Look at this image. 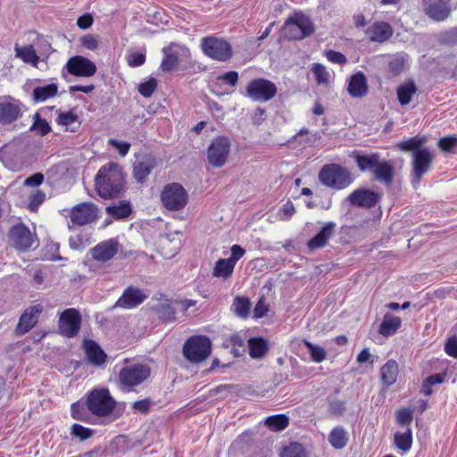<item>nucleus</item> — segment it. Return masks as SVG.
Wrapping results in <instances>:
<instances>
[{
	"label": "nucleus",
	"mask_w": 457,
	"mask_h": 457,
	"mask_svg": "<svg viewBox=\"0 0 457 457\" xmlns=\"http://www.w3.org/2000/svg\"><path fill=\"white\" fill-rule=\"evenodd\" d=\"M95 186L102 198L119 197L125 191V176L120 166L115 162L102 166L95 178Z\"/></svg>",
	"instance_id": "f257e3e1"
},
{
	"label": "nucleus",
	"mask_w": 457,
	"mask_h": 457,
	"mask_svg": "<svg viewBox=\"0 0 457 457\" xmlns=\"http://www.w3.org/2000/svg\"><path fill=\"white\" fill-rule=\"evenodd\" d=\"M212 351V342L206 336L190 337L183 345V355L191 363H199L206 360Z\"/></svg>",
	"instance_id": "f03ea898"
},
{
	"label": "nucleus",
	"mask_w": 457,
	"mask_h": 457,
	"mask_svg": "<svg viewBox=\"0 0 457 457\" xmlns=\"http://www.w3.org/2000/svg\"><path fill=\"white\" fill-rule=\"evenodd\" d=\"M320 182L330 188L344 189L352 183L350 172L338 164L324 165L319 172Z\"/></svg>",
	"instance_id": "7ed1b4c3"
},
{
	"label": "nucleus",
	"mask_w": 457,
	"mask_h": 457,
	"mask_svg": "<svg viewBox=\"0 0 457 457\" xmlns=\"http://www.w3.org/2000/svg\"><path fill=\"white\" fill-rule=\"evenodd\" d=\"M116 405V401L106 388L94 389L87 395V407L88 411L98 417L110 415Z\"/></svg>",
	"instance_id": "20e7f679"
},
{
	"label": "nucleus",
	"mask_w": 457,
	"mask_h": 457,
	"mask_svg": "<svg viewBox=\"0 0 457 457\" xmlns=\"http://www.w3.org/2000/svg\"><path fill=\"white\" fill-rule=\"evenodd\" d=\"M313 32L312 21L303 13H295L286 21L283 26V33L289 40H301L311 36Z\"/></svg>",
	"instance_id": "39448f33"
},
{
	"label": "nucleus",
	"mask_w": 457,
	"mask_h": 457,
	"mask_svg": "<svg viewBox=\"0 0 457 457\" xmlns=\"http://www.w3.org/2000/svg\"><path fill=\"white\" fill-rule=\"evenodd\" d=\"M151 375V369L146 364H132L120 369L118 374V383L120 388L130 390L131 387L141 385Z\"/></svg>",
	"instance_id": "423d86ee"
},
{
	"label": "nucleus",
	"mask_w": 457,
	"mask_h": 457,
	"mask_svg": "<svg viewBox=\"0 0 457 457\" xmlns=\"http://www.w3.org/2000/svg\"><path fill=\"white\" fill-rule=\"evenodd\" d=\"M188 201L187 190L179 183L172 182L165 185L161 192V202L169 211L183 209Z\"/></svg>",
	"instance_id": "0eeeda50"
},
{
	"label": "nucleus",
	"mask_w": 457,
	"mask_h": 457,
	"mask_svg": "<svg viewBox=\"0 0 457 457\" xmlns=\"http://www.w3.org/2000/svg\"><path fill=\"white\" fill-rule=\"evenodd\" d=\"M201 47L204 54L219 62L229 60L233 54L231 45L228 41L214 37L202 38Z\"/></svg>",
	"instance_id": "6e6552de"
},
{
	"label": "nucleus",
	"mask_w": 457,
	"mask_h": 457,
	"mask_svg": "<svg viewBox=\"0 0 457 457\" xmlns=\"http://www.w3.org/2000/svg\"><path fill=\"white\" fill-rule=\"evenodd\" d=\"M163 59L160 68L162 71H172L177 69L180 62H187L190 58V51L185 46L171 43L162 48Z\"/></svg>",
	"instance_id": "1a4fd4ad"
},
{
	"label": "nucleus",
	"mask_w": 457,
	"mask_h": 457,
	"mask_svg": "<svg viewBox=\"0 0 457 457\" xmlns=\"http://www.w3.org/2000/svg\"><path fill=\"white\" fill-rule=\"evenodd\" d=\"M246 96L255 102L265 103L271 100L277 94V86L266 79H255L246 87Z\"/></svg>",
	"instance_id": "9d476101"
},
{
	"label": "nucleus",
	"mask_w": 457,
	"mask_h": 457,
	"mask_svg": "<svg viewBox=\"0 0 457 457\" xmlns=\"http://www.w3.org/2000/svg\"><path fill=\"white\" fill-rule=\"evenodd\" d=\"M231 143L226 137L214 138L207 149V159L212 166L220 168L225 165L230 153Z\"/></svg>",
	"instance_id": "9b49d317"
},
{
	"label": "nucleus",
	"mask_w": 457,
	"mask_h": 457,
	"mask_svg": "<svg viewBox=\"0 0 457 457\" xmlns=\"http://www.w3.org/2000/svg\"><path fill=\"white\" fill-rule=\"evenodd\" d=\"M412 156V179L414 187H417L422 177L429 170L434 157L427 147H423L420 151H414Z\"/></svg>",
	"instance_id": "f8f14e48"
},
{
	"label": "nucleus",
	"mask_w": 457,
	"mask_h": 457,
	"mask_svg": "<svg viewBox=\"0 0 457 457\" xmlns=\"http://www.w3.org/2000/svg\"><path fill=\"white\" fill-rule=\"evenodd\" d=\"M81 327V315L77 309L63 311L59 319L60 333L69 338L76 337Z\"/></svg>",
	"instance_id": "ddd939ff"
},
{
	"label": "nucleus",
	"mask_w": 457,
	"mask_h": 457,
	"mask_svg": "<svg viewBox=\"0 0 457 457\" xmlns=\"http://www.w3.org/2000/svg\"><path fill=\"white\" fill-rule=\"evenodd\" d=\"M22 103L10 96L0 97V124L9 125L16 121L22 112Z\"/></svg>",
	"instance_id": "4468645a"
},
{
	"label": "nucleus",
	"mask_w": 457,
	"mask_h": 457,
	"mask_svg": "<svg viewBox=\"0 0 457 457\" xmlns=\"http://www.w3.org/2000/svg\"><path fill=\"white\" fill-rule=\"evenodd\" d=\"M98 208L96 204L85 202L75 205L70 212L71 221L74 225L85 226L97 220Z\"/></svg>",
	"instance_id": "2eb2a0df"
},
{
	"label": "nucleus",
	"mask_w": 457,
	"mask_h": 457,
	"mask_svg": "<svg viewBox=\"0 0 457 457\" xmlns=\"http://www.w3.org/2000/svg\"><path fill=\"white\" fill-rule=\"evenodd\" d=\"M9 236L12 245L22 252L29 249L37 238L36 235H33L29 228L22 223L13 226Z\"/></svg>",
	"instance_id": "dca6fc26"
},
{
	"label": "nucleus",
	"mask_w": 457,
	"mask_h": 457,
	"mask_svg": "<svg viewBox=\"0 0 457 457\" xmlns=\"http://www.w3.org/2000/svg\"><path fill=\"white\" fill-rule=\"evenodd\" d=\"M120 247V245L117 238H109L92 247L90 254L93 260L98 262H106L117 254Z\"/></svg>",
	"instance_id": "f3484780"
},
{
	"label": "nucleus",
	"mask_w": 457,
	"mask_h": 457,
	"mask_svg": "<svg viewBox=\"0 0 457 457\" xmlns=\"http://www.w3.org/2000/svg\"><path fill=\"white\" fill-rule=\"evenodd\" d=\"M65 69L70 74L77 77H91L96 72V64L81 55L71 57L65 65Z\"/></svg>",
	"instance_id": "a211bd4d"
},
{
	"label": "nucleus",
	"mask_w": 457,
	"mask_h": 457,
	"mask_svg": "<svg viewBox=\"0 0 457 457\" xmlns=\"http://www.w3.org/2000/svg\"><path fill=\"white\" fill-rule=\"evenodd\" d=\"M379 199L378 193L367 188L355 189L347 197L351 205L361 208H372Z\"/></svg>",
	"instance_id": "6ab92c4d"
},
{
	"label": "nucleus",
	"mask_w": 457,
	"mask_h": 457,
	"mask_svg": "<svg viewBox=\"0 0 457 457\" xmlns=\"http://www.w3.org/2000/svg\"><path fill=\"white\" fill-rule=\"evenodd\" d=\"M425 12L436 21H444L451 12L450 0H425Z\"/></svg>",
	"instance_id": "aec40b11"
},
{
	"label": "nucleus",
	"mask_w": 457,
	"mask_h": 457,
	"mask_svg": "<svg viewBox=\"0 0 457 457\" xmlns=\"http://www.w3.org/2000/svg\"><path fill=\"white\" fill-rule=\"evenodd\" d=\"M42 307L33 305L25 310L20 317L19 322L16 326L15 332L19 336H22L29 332L37 322V316L41 312Z\"/></svg>",
	"instance_id": "412c9836"
},
{
	"label": "nucleus",
	"mask_w": 457,
	"mask_h": 457,
	"mask_svg": "<svg viewBox=\"0 0 457 457\" xmlns=\"http://www.w3.org/2000/svg\"><path fill=\"white\" fill-rule=\"evenodd\" d=\"M145 299L146 295L141 289L131 286L124 290L121 296L116 302L115 306L132 309L141 304Z\"/></svg>",
	"instance_id": "4be33fe9"
},
{
	"label": "nucleus",
	"mask_w": 457,
	"mask_h": 457,
	"mask_svg": "<svg viewBox=\"0 0 457 457\" xmlns=\"http://www.w3.org/2000/svg\"><path fill=\"white\" fill-rule=\"evenodd\" d=\"M156 160L152 155H144L133 164V177L137 182L143 184L146 181L154 168Z\"/></svg>",
	"instance_id": "5701e85b"
},
{
	"label": "nucleus",
	"mask_w": 457,
	"mask_h": 457,
	"mask_svg": "<svg viewBox=\"0 0 457 457\" xmlns=\"http://www.w3.org/2000/svg\"><path fill=\"white\" fill-rule=\"evenodd\" d=\"M368 82L362 71L353 74L347 86L348 94L353 98H362L368 94Z\"/></svg>",
	"instance_id": "b1692460"
},
{
	"label": "nucleus",
	"mask_w": 457,
	"mask_h": 457,
	"mask_svg": "<svg viewBox=\"0 0 457 457\" xmlns=\"http://www.w3.org/2000/svg\"><path fill=\"white\" fill-rule=\"evenodd\" d=\"M366 33L370 41L383 43L392 37L393 29L387 22L379 21L371 24Z\"/></svg>",
	"instance_id": "393cba45"
},
{
	"label": "nucleus",
	"mask_w": 457,
	"mask_h": 457,
	"mask_svg": "<svg viewBox=\"0 0 457 457\" xmlns=\"http://www.w3.org/2000/svg\"><path fill=\"white\" fill-rule=\"evenodd\" d=\"M336 223L333 221L327 222L321 229L308 241L307 246L310 250H316L325 246L328 239L335 232Z\"/></svg>",
	"instance_id": "a878e982"
},
{
	"label": "nucleus",
	"mask_w": 457,
	"mask_h": 457,
	"mask_svg": "<svg viewBox=\"0 0 457 457\" xmlns=\"http://www.w3.org/2000/svg\"><path fill=\"white\" fill-rule=\"evenodd\" d=\"M372 173L378 181L386 186H390L393 183L394 166L388 161L379 160Z\"/></svg>",
	"instance_id": "bb28decb"
},
{
	"label": "nucleus",
	"mask_w": 457,
	"mask_h": 457,
	"mask_svg": "<svg viewBox=\"0 0 457 457\" xmlns=\"http://www.w3.org/2000/svg\"><path fill=\"white\" fill-rule=\"evenodd\" d=\"M398 373V363L393 359L387 361L380 369L381 382L386 387L392 386L396 382Z\"/></svg>",
	"instance_id": "cd10ccee"
},
{
	"label": "nucleus",
	"mask_w": 457,
	"mask_h": 457,
	"mask_svg": "<svg viewBox=\"0 0 457 457\" xmlns=\"http://www.w3.org/2000/svg\"><path fill=\"white\" fill-rule=\"evenodd\" d=\"M249 355L252 359L260 360L265 356L269 351L268 341L262 337H251L248 340Z\"/></svg>",
	"instance_id": "c85d7f7f"
},
{
	"label": "nucleus",
	"mask_w": 457,
	"mask_h": 457,
	"mask_svg": "<svg viewBox=\"0 0 457 457\" xmlns=\"http://www.w3.org/2000/svg\"><path fill=\"white\" fill-rule=\"evenodd\" d=\"M85 348L87 359L91 363L99 366L105 362L106 354L95 341H86Z\"/></svg>",
	"instance_id": "c756f323"
},
{
	"label": "nucleus",
	"mask_w": 457,
	"mask_h": 457,
	"mask_svg": "<svg viewBox=\"0 0 457 457\" xmlns=\"http://www.w3.org/2000/svg\"><path fill=\"white\" fill-rule=\"evenodd\" d=\"M348 440V432L340 426L334 428L328 435V442L335 449H343Z\"/></svg>",
	"instance_id": "7c9ffc66"
},
{
	"label": "nucleus",
	"mask_w": 457,
	"mask_h": 457,
	"mask_svg": "<svg viewBox=\"0 0 457 457\" xmlns=\"http://www.w3.org/2000/svg\"><path fill=\"white\" fill-rule=\"evenodd\" d=\"M57 93V85L51 83L43 87H36L33 89L32 97L35 102L42 103L55 96Z\"/></svg>",
	"instance_id": "2f4dec72"
},
{
	"label": "nucleus",
	"mask_w": 457,
	"mask_h": 457,
	"mask_svg": "<svg viewBox=\"0 0 457 457\" xmlns=\"http://www.w3.org/2000/svg\"><path fill=\"white\" fill-rule=\"evenodd\" d=\"M402 320L399 317L385 315L383 321L379 325L378 332L384 337L394 335L400 328Z\"/></svg>",
	"instance_id": "473e14b6"
},
{
	"label": "nucleus",
	"mask_w": 457,
	"mask_h": 457,
	"mask_svg": "<svg viewBox=\"0 0 457 457\" xmlns=\"http://www.w3.org/2000/svg\"><path fill=\"white\" fill-rule=\"evenodd\" d=\"M427 142L426 137H412L406 140L400 141L396 144V147L402 152H411V154L414 151H420L423 147L422 145Z\"/></svg>",
	"instance_id": "72a5a7b5"
},
{
	"label": "nucleus",
	"mask_w": 457,
	"mask_h": 457,
	"mask_svg": "<svg viewBox=\"0 0 457 457\" xmlns=\"http://www.w3.org/2000/svg\"><path fill=\"white\" fill-rule=\"evenodd\" d=\"M355 162L360 169L361 171H372L377 166L378 161L380 160V156L378 154H356L354 156Z\"/></svg>",
	"instance_id": "f704fd0d"
},
{
	"label": "nucleus",
	"mask_w": 457,
	"mask_h": 457,
	"mask_svg": "<svg viewBox=\"0 0 457 457\" xmlns=\"http://www.w3.org/2000/svg\"><path fill=\"white\" fill-rule=\"evenodd\" d=\"M14 51L16 57L21 58L25 63H29L34 67L37 66L39 57L37 56L33 46L21 47L16 45Z\"/></svg>",
	"instance_id": "c9c22d12"
},
{
	"label": "nucleus",
	"mask_w": 457,
	"mask_h": 457,
	"mask_svg": "<svg viewBox=\"0 0 457 457\" xmlns=\"http://www.w3.org/2000/svg\"><path fill=\"white\" fill-rule=\"evenodd\" d=\"M417 92V87L412 80H410L398 87L396 94L398 100L402 105L408 104L412 96Z\"/></svg>",
	"instance_id": "e433bc0d"
},
{
	"label": "nucleus",
	"mask_w": 457,
	"mask_h": 457,
	"mask_svg": "<svg viewBox=\"0 0 457 457\" xmlns=\"http://www.w3.org/2000/svg\"><path fill=\"white\" fill-rule=\"evenodd\" d=\"M154 309L159 319L162 320L167 322L173 321L175 320V310L170 300L165 299L164 301L160 302Z\"/></svg>",
	"instance_id": "4c0bfd02"
},
{
	"label": "nucleus",
	"mask_w": 457,
	"mask_h": 457,
	"mask_svg": "<svg viewBox=\"0 0 457 457\" xmlns=\"http://www.w3.org/2000/svg\"><path fill=\"white\" fill-rule=\"evenodd\" d=\"M264 424L272 431H282L289 425V419L285 414L271 415L266 418Z\"/></svg>",
	"instance_id": "58836bf2"
},
{
	"label": "nucleus",
	"mask_w": 457,
	"mask_h": 457,
	"mask_svg": "<svg viewBox=\"0 0 457 457\" xmlns=\"http://www.w3.org/2000/svg\"><path fill=\"white\" fill-rule=\"evenodd\" d=\"M234 268V263H232L228 259H220L215 263L212 276L216 278H227L232 275Z\"/></svg>",
	"instance_id": "ea45409f"
},
{
	"label": "nucleus",
	"mask_w": 457,
	"mask_h": 457,
	"mask_svg": "<svg viewBox=\"0 0 457 457\" xmlns=\"http://www.w3.org/2000/svg\"><path fill=\"white\" fill-rule=\"evenodd\" d=\"M394 442L395 446L403 453L408 452L412 445V433L411 428H407L403 433L396 432Z\"/></svg>",
	"instance_id": "a19ab883"
},
{
	"label": "nucleus",
	"mask_w": 457,
	"mask_h": 457,
	"mask_svg": "<svg viewBox=\"0 0 457 457\" xmlns=\"http://www.w3.org/2000/svg\"><path fill=\"white\" fill-rule=\"evenodd\" d=\"M295 140H299V143L304 147L313 146L317 141L321 138L319 132L309 133L307 129H302L294 137Z\"/></svg>",
	"instance_id": "79ce46f5"
},
{
	"label": "nucleus",
	"mask_w": 457,
	"mask_h": 457,
	"mask_svg": "<svg viewBox=\"0 0 457 457\" xmlns=\"http://www.w3.org/2000/svg\"><path fill=\"white\" fill-rule=\"evenodd\" d=\"M31 132H36L37 135L44 137L51 131V126L46 120L41 118L38 112L33 115V123L29 128Z\"/></svg>",
	"instance_id": "37998d69"
},
{
	"label": "nucleus",
	"mask_w": 457,
	"mask_h": 457,
	"mask_svg": "<svg viewBox=\"0 0 457 457\" xmlns=\"http://www.w3.org/2000/svg\"><path fill=\"white\" fill-rule=\"evenodd\" d=\"M232 307L238 317L247 318L251 309V302L246 297L237 296Z\"/></svg>",
	"instance_id": "c03bdc74"
},
{
	"label": "nucleus",
	"mask_w": 457,
	"mask_h": 457,
	"mask_svg": "<svg viewBox=\"0 0 457 457\" xmlns=\"http://www.w3.org/2000/svg\"><path fill=\"white\" fill-rule=\"evenodd\" d=\"M106 212L116 219L127 218L131 213V207L129 202H123L118 205H109L105 208Z\"/></svg>",
	"instance_id": "a18cd8bd"
},
{
	"label": "nucleus",
	"mask_w": 457,
	"mask_h": 457,
	"mask_svg": "<svg viewBox=\"0 0 457 457\" xmlns=\"http://www.w3.org/2000/svg\"><path fill=\"white\" fill-rule=\"evenodd\" d=\"M303 344L308 348L312 361L320 363L326 359L327 352L323 347L314 345L307 339H303Z\"/></svg>",
	"instance_id": "49530a36"
},
{
	"label": "nucleus",
	"mask_w": 457,
	"mask_h": 457,
	"mask_svg": "<svg viewBox=\"0 0 457 457\" xmlns=\"http://www.w3.org/2000/svg\"><path fill=\"white\" fill-rule=\"evenodd\" d=\"M227 345L231 347V353L236 357L243 355L245 351V341L238 334H233L228 338Z\"/></svg>",
	"instance_id": "de8ad7c7"
},
{
	"label": "nucleus",
	"mask_w": 457,
	"mask_h": 457,
	"mask_svg": "<svg viewBox=\"0 0 457 457\" xmlns=\"http://www.w3.org/2000/svg\"><path fill=\"white\" fill-rule=\"evenodd\" d=\"M281 457H306V453L301 444L291 443L284 448Z\"/></svg>",
	"instance_id": "09e8293b"
},
{
	"label": "nucleus",
	"mask_w": 457,
	"mask_h": 457,
	"mask_svg": "<svg viewBox=\"0 0 457 457\" xmlns=\"http://www.w3.org/2000/svg\"><path fill=\"white\" fill-rule=\"evenodd\" d=\"M396 422L401 426L410 428L413 419V411L410 408H403L395 412Z\"/></svg>",
	"instance_id": "8fccbe9b"
},
{
	"label": "nucleus",
	"mask_w": 457,
	"mask_h": 457,
	"mask_svg": "<svg viewBox=\"0 0 457 457\" xmlns=\"http://www.w3.org/2000/svg\"><path fill=\"white\" fill-rule=\"evenodd\" d=\"M157 87V80L154 78L149 79L138 87V92L145 97H150Z\"/></svg>",
	"instance_id": "3c124183"
},
{
	"label": "nucleus",
	"mask_w": 457,
	"mask_h": 457,
	"mask_svg": "<svg viewBox=\"0 0 457 457\" xmlns=\"http://www.w3.org/2000/svg\"><path fill=\"white\" fill-rule=\"evenodd\" d=\"M71 435L79 437L80 440H87L93 436V430L75 423L71 427Z\"/></svg>",
	"instance_id": "603ef678"
},
{
	"label": "nucleus",
	"mask_w": 457,
	"mask_h": 457,
	"mask_svg": "<svg viewBox=\"0 0 457 457\" xmlns=\"http://www.w3.org/2000/svg\"><path fill=\"white\" fill-rule=\"evenodd\" d=\"M312 71L315 75L316 81L318 84H325L328 81L329 74L326 70V67L320 63H314Z\"/></svg>",
	"instance_id": "864d4df0"
},
{
	"label": "nucleus",
	"mask_w": 457,
	"mask_h": 457,
	"mask_svg": "<svg viewBox=\"0 0 457 457\" xmlns=\"http://www.w3.org/2000/svg\"><path fill=\"white\" fill-rule=\"evenodd\" d=\"M145 54L138 52H132L127 55V62L130 67H138L145 63Z\"/></svg>",
	"instance_id": "5fc2aeb1"
},
{
	"label": "nucleus",
	"mask_w": 457,
	"mask_h": 457,
	"mask_svg": "<svg viewBox=\"0 0 457 457\" xmlns=\"http://www.w3.org/2000/svg\"><path fill=\"white\" fill-rule=\"evenodd\" d=\"M405 62L404 57L397 56L389 62L388 66L394 74H399L404 70Z\"/></svg>",
	"instance_id": "6e6d98bb"
},
{
	"label": "nucleus",
	"mask_w": 457,
	"mask_h": 457,
	"mask_svg": "<svg viewBox=\"0 0 457 457\" xmlns=\"http://www.w3.org/2000/svg\"><path fill=\"white\" fill-rule=\"evenodd\" d=\"M77 121H78V115H76L72 112H61L57 118V122L60 125L66 126V127L69 125H71L72 123L77 122Z\"/></svg>",
	"instance_id": "4d7b16f0"
},
{
	"label": "nucleus",
	"mask_w": 457,
	"mask_h": 457,
	"mask_svg": "<svg viewBox=\"0 0 457 457\" xmlns=\"http://www.w3.org/2000/svg\"><path fill=\"white\" fill-rule=\"evenodd\" d=\"M108 144L113 147H115L119 154L121 155V156H125L127 155V154L129 153V148L131 146V145L128 142H122V141H119L117 139H114V138H110L108 140Z\"/></svg>",
	"instance_id": "13d9d810"
},
{
	"label": "nucleus",
	"mask_w": 457,
	"mask_h": 457,
	"mask_svg": "<svg viewBox=\"0 0 457 457\" xmlns=\"http://www.w3.org/2000/svg\"><path fill=\"white\" fill-rule=\"evenodd\" d=\"M325 55L328 60L333 63L345 64L347 62L346 57L339 52L334 50H328L325 52Z\"/></svg>",
	"instance_id": "bf43d9fd"
},
{
	"label": "nucleus",
	"mask_w": 457,
	"mask_h": 457,
	"mask_svg": "<svg viewBox=\"0 0 457 457\" xmlns=\"http://www.w3.org/2000/svg\"><path fill=\"white\" fill-rule=\"evenodd\" d=\"M438 146L445 152H450L457 145V137H445L439 139Z\"/></svg>",
	"instance_id": "052dcab7"
},
{
	"label": "nucleus",
	"mask_w": 457,
	"mask_h": 457,
	"mask_svg": "<svg viewBox=\"0 0 457 457\" xmlns=\"http://www.w3.org/2000/svg\"><path fill=\"white\" fill-rule=\"evenodd\" d=\"M82 46L89 50H96L99 46L98 39L94 35H86L80 39Z\"/></svg>",
	"instance_id": "680f3d73"
},
{
	"label": "nucleus",
	"mask_w": 457,
	"mask_h": 457,
	"mask_svg": "<svg viewBox=\"0 0 457 457\" xmlns=\"http://www.w3.org/2000/svg\"><path fill=\"white\" fill-rule=\"evenodd\" d=\"M217 79L232 87H235L238 82V72L235 71H228L222 75L218 76Z\"/></svg>",
	"instance_id": "e2e57ef3"
},
{
	"label": "nucleus",
	"mask_w": 457,
	"mask_h": 457,
	"mask_svg": "<svg viewBox=\"0 0 457 457\" xmlns=\"http://www.w3.org/2000/svg\"><path fill=\"white\" fill-rule=\"evenodd\" d=\"M152 402L148 398H145L142 400L136 401L132 403V408L135 411H137L141 413H146L150 407H151Z\"/></svg>",
	"instance_id": "0e129e2a"
},
{
	"label": "nucleus",
	"mask_w": 457,
	"mask_h": 457,
	"mask_svg": "<svg viewBox=\"0 0 457 457\" xmlns=\"http://www.w3.org/2000/svg\"><path fill=\"white\" fill-rule=\"evenodd\" d=\"M126 438L123 436H116L111 443V450L112 453L124 452Z\"/></svg>",
	"instance_id": "69168bd1"
},
{
	"label": "nucleus",
	"mask_w": 457,
	"mask_h": 457,
	"mask_svg": "<svg viewBox=\"0 0 457 457\" xmlns=\"http://www.w3.org/2000/svg\"><path fill=\"white\" fill-rule=\"evenodd\" d=\"M245 253V249H243L240 245H234L231 247V256L228 258V260L236 265L237 261L244 256Z\"/></svg>",
	"instance_id": "338daca9"
},
{
	"label": "nucleus",
	"mask_w": 457,
	"mask_h": 457,
	"mask_svg": "<svg viewBox=\"0 0 457 457\" xmlns=\"http://www.w3.org/2000/svg\"><path fill=\"white\" fill-rule=\"evenodd\" d=\"M445 351L449 356L457 358V338L448 339L445 345Z\"/></svg>",
	"instance_id": "774afa93"
}]
</instances>
